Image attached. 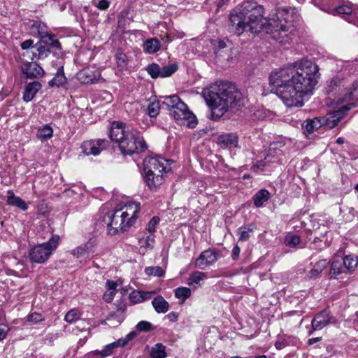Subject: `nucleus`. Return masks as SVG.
Segmentation results:
<instances>
[{"label": "nucleus", "instance_id": "obj_1", "mask_svg": "<svg viewBox=\"0 0 358 358\" xmlns=\"http://www.w3.org/2000/svg\"><path fill=\"white\" fill-rule=\"evenodd\" d=\"M264 14V8L262 5L253 0L245 1L230 15L231 30L237 36L244 31L257 34L265 31L277 42L289 43L294 31L290 13L285 10H278L268 18H265Z\"/></svg>", "mask_w": 358, "mask_h": 358}, {"label": "nucleus", "instance_id": "obj_2", "mask_svg": "<svg viewBox=\"0 0 358 358\" xmlns=\"http://www.w3.org/2000/svg\"><path fill=\"white\" fill-rule=\"evenodd\" d=\"M319 70L315 63L303 59L273 72L270 84L285 106L301 107L318 83Z\"/></svg>", "mask_w": 358, "mask_h": 358}, {"label": "nucleus", "instance_id": "obj_3", "mask_svg": "<svg viewBox=\"0 0 358 358\" xmlns=\"http://www.w3.org/2000/svg\"><path fill=\"white\" fill-rule=\"evenodd\" d=\"M202 96L211 110V118L218 120L230 108L244 104L242 93L229 82L215 83L205 87Z\"/></svg>", "mask_w": 358, "mask_h": 358}, {"label": "nucleus", "instance_id": "obj_4", "mask_svg": "<svg viewBox=\"0 0 358 358\" xmlns=\"http://www.w3.org/2000/svg\"><path fill=\"white\" fill-rule=\"evenodd\" d=\"M355 99V94L351 87H344L336 99L338 104L345 103L338 110L329 114L327 117H315L308 119L302 124V129L306 137L313 133L322 126L327 124L329 127L333 128L338 124L340 120L346 115V113L355 107V104L351 101Z\"/></svg>", "mask_w": 358, "mask_h": 358}, {"label": "nucleus", "instance_id": "obj_5", "mask_svg": "<svg viewBox=\"0 0 358 358\" xmlns=\"http://www.w3.org/2000/svg\"><path fill=\"white\" fill-rule=\"evenodd\" d=\"M108 136L112 142L117 144L124 155H131L146 149L145 142L137 129H126L125 124L120 121L111 123Z\"/></svg>", "mask_w": 358, "mask_h": 358}, {"label": "nucleus", "instance_id": "obj_6", "mask_svg": "<svg viewBox=\"0 0 358 358\" xmlns=\"http://www.w3.org/2000/svg\"><path fill=\"white\" fill-rule=\"evenodd\" d=\"M140 203L129 202L120 209L108 213L104 217L108 232L115 234L120 231H125L136 221L140 211Z\"/></svg>", "mask_w": 358, "mask_h": 358}, {"label": "nucleus", "instance_id": "obj_7", "mask_svg": "<svg viewBox=\"0 0 358 358\" xmlns=\"http://www.w3.org/2000/svg\"><path fill=\"white\" fill-rule=\"evenodd\" d=\"M169 170L168 162L162 157H152L145 167V181L150 189H157L164 181V174Z\"/></svg>", "mask_w": 358, "mask_h": 358}, {"label": "nucleus", "instance_id": "obj_8", "mask_svg": "<svg viewBox=\"0 0 358 358\" xmlns=\"http://www.w3.org/2000/svg\"><path fill=\"white\" fill-rule=\"evenodd\" d=\"M59 240V236L54 235L48 242L32 248L29 252L31 262L38 264L45 263L57 248Z\"/></svg>", "mask_w": 358, "mask_h": 358}, {"label": "nucleus", "instance_id": "obj_9", "mask_svg": "<svg viewBox=\"0 0 358 358\" xmlns=\"http://www.w3.org/2000/svg\"><path fill=\"white\" fill-rule=\"evenodd\" d=\"M174 120L180 124H187L190 127H194L196 122L193 121L195 118L193 113L189 111L187 106L182 101L178 104V106L170 112Z\"/></svg>", "mask_w": 358, "mask_h": 358}, {"label": "nucleus", "instance_id": "obj_10", "mask_svg": "<svg viewBox=\"0 0 358 358\" xmlns=\"http://www.w3.org/2000/svg\"><path fill=\"white\" fill-rule=\"evenodd\" d=\"M108 145V141L106 139H96V140H91L87 141L83 143L81 145V148L83 152L86 155H99L101 152L105 149Z\"/></svg>", "mask_w": 358, "mask_h": 358}, {"label": "nucleus", "instance_id": "obj_11", "mask_svg": "<svg viewBox=\"0 0 358 358\" xmlns=\"http://www.w3.org/2000/svg\"><path fill=\"white\" fill-rule=\"evenodd\" d=\"M336 324L337 320L327 310L316 314L311 322L313 331L320 330L328 325Z\"/></svg>", "mask_w": 358, "mask_h": 358}, {"label": "nucleus", "instance_id": "obj_12", "mask_svg": "<svg viewBox=\"0 0 358 358\" xmlns=\"http://www.w3.org/2000/svg\"><path fill=\"white\" fill-rule=\"evenodd\" d=\"M21 71L23 76L29 79L39 78L45 74L43 68L35 62L25 61L22 62Z\"/></svg>", "mask_w": 358, "mask_h": 358}, {"label": "nucleus", "instance_id": "obj_13", "mask_svg": "<svg viewBox=\"0 0 358 358\" xmlns=\"http://www.w3.org/2000/svg\"><path fill=\"white\" fill-rule=\"evenodd\" d=\"M218 259V254L212 249L202 252L195 261V267L205 269L207 266L214 264Z\"/></svg>", "mask_w": 358, "mask_h": 358}, {"label": "nucleus", "instance_id": "obj_14", "mask_svg": "<svg viewBox=\"0 0 358 358\" xmlns=\"http://www.w3.org/2000/svg\"><path fill=\"white\" fill-rule=\"evenodd\" d=\"M34 50L31 60L44 59L48 57L50 53L49 44L45 40H40L37 42L34 45Z\"/></svg>", "mask_w": 358, "mask_h": 358}, {"label": "nucleus", "instance_id": "obj_15", "mask_svg": "<svg viewBox=\"0 0 358 358\" xmlns=\"http://www.w3.org/2000/svg\"><path fill=\"white\" fill-rule=\"evenodd\" d=\"M217 143L222 148H236L238 145V138L234 133L223 134L218 136Z\"/></svg>", "mask_w": 358, "mask_h": 358}, {"label": "nucleus", "instance_id": "obj_16", "mask_svg": "<svg viewBox=\"0 0 358 358\" xmlns=\"http://www.w3.org/2000/svg\"><path fill=\"white\" fill-rule=\"evenodd\" d=\"M336 13L342 15L343 17L350 23L355 24V14L350 3L343 4L335 9Z\"/></svg>", "mask_w": 358, "mask_h": 358}, {"label": "nucleus", "instance_id": "obj_17", "mask_svg": "<svg viewBox=\"0 0 358 358\" xmlns=\"http://www.w3.org/2000/svg\"><path fill=\"white\" fill-rule=\"evenodd\" d=\"M41 84L38 81H34L28 83L24 88L23 94V100L25 102L31 101L37 92L41 89Z\"/></svg>", "mask_w": 358, "mask_h": 358}, {"label": "nucleus", "instance_id": "obj_18", "mask_svg": "<svg viewBox=\"0 0 358 358\" xmlns=\"http://www.w3.org/2000/svg\"><path fill=\"white\" fill-rule=\"evenodd\" d=\"M155 292L134 290L129 294V299L133 303H140L151 299Z\"/></svg>", "mask_w": 358, "mask_h": 358}, {"label": "nucleus", "instance_id": "obj_19", "mask_svg": "<svg viewBox=\"0 0 358 358\" xmlns=\"http://www.w3.org/2000/svg\"><path fill=\"white\" fill-rule=\"evenodd\" d=\"M7 203L8 205L18 207L22 210H26L28 208L26 202L20 197L15 196L13 190L7 192Z\"/></svg>", "mask_w": 358, "mask_h": 358}, {"label": "nucleus", "instance_id": "obj_20", "mask_svg": "<svg viewBox=\"0 0 358 358\" xmlns=\"http://www.w3.org/2000/svg\"><path fill=\"white\" fill-rule=\"evenodd\" d=\"M270 197V192L266 189H262L254 194L252 201L256 207L260 208L263 206L265 202L269 200Z\"/></svg>", "mask_w": 358, "mask_h": 358}, {"label": "nucleus", "instance_id": "obj_21", "mask_svg": "<svg viewBox=\"0 0 358 358\" xmlns=\"http://www.w3.org/2000/svg\"><path fill=\"white\" fill-rule=\"evenodd\" d=\"M152 305L157 313H165L169 309V303L162 296L155 297L152 301Z\"/></svg>", "mask_w": 358, "mask_h": 358}, {"label": "nucleus", "instance_id": "obj_22", "mask_svg": "<svg viewBox=\"0 0 358 358\" xmlns=\"http://www.w3.org/2000/svg\"><path fill=\"white\" fill-rule=\"evenodd\" d=\"M66 83V78L64 76V66H60L57 71L55 76L49 82L50 87H60Z\"/></svg>", "mask_w": 358, "mask_h": 358}, {"label": "nucleus", "instance_id": "obj_23", "mask_svg": "<svg viewBox=\"0 0 358 358\" xmlns=\"http://www.w3.org/2000/svg\"><path fill=\"white\" fill-rule=\"evenodd\" d=\"M206 278V275L205 273L201 271H194L193 272L187 280V284L189 286H193L194 287H199L201 285V282Z\"/></svg>", "mask_w": 358, "mask_h": 358}, {"label": "nucleus", "instance_id": "obj_24", "mask_svg": "<svg viewBox=\"0 0 358 358\" xmlns=\"http://www.w3.org/2000/svg\"><path fill=\"white\" fill-rule=\"evenodd\" d=\"M161 47L159 41L156 38L148 39L143 44V50L149 54L157 52Z\"/></svg>", "mask_w": 358, "mask_h": 358}, {"label": "nucleus", "instance_id": "obj_25", "mask_svg": "<svg viewBox=\"0 0 358 358\" xmlns=\"http://www.w3.org/2000/svg\"><path fill=\"white\" fill-rule=\"evenodd\" d=\"M166 347L161 343L155 344L150 350L151 358H166Z\"/></svg>", "mask_w": 358, "mask_h": 358}, {"label": "nucleus", "instance_id": "obj_26", "mask_svg": "<svg viewBox=\"0 0 358 358\" xmlns=\"http://www.w3.org/2000/svg\"><path fill=\"white\" fill-rule=\"evenodd\" d=\"M329 263L327 259H320L318 261L310 271L309 273L310 276L313 278L319 276L322 271L327 267Z\"/></svg>", "mask_w": 358, "mask_h": 358}, {"label": "nucleus", "instance_id": "obj_27", "mask_svg": "<svg viewBox=\"0 0 358 358\" xmlns=\"http://www.w3.org/2000/svg\"><path fill=\"white\" fill-rule=\"evenodd\" d=\"M52 128L50 126L45 124L38 129L37 137L41 141H47L52 138Z\"/></svg>", "mask_w": 358, "mask_h": 358}, {"label": "nucleus", "instance_id": "obj_28", "mask_svg": "<svg viewBox=\"0 0 358 358\" xmlns=\"http://www.w3.org/2000/svg\"><path fill=\"white\" fill-rule=\"evenodd\" d=\"M253 224H249L238 228L237 230V234L239 236L238 241L242 242L247 241L250 236V233L253 231Z\"/></svg>", "mask_w": 358, "mask_h": 358}, {"label": "nucleus", "instance_id": "obj_29", "mask_svg": "<svg viewBox=\"0 0 358 358\" xmlns=\"http://www.w3.org/2000/svg\"><path fill=\"white\" fill-rule=\"evenodd\" d=\"M119 348L117 343L113 342L106 345L102 350H96L95 354L97 355H100L101 357L103 358L108 356L111 355L113 353V351L115 348Z\"/></svg>", "mask_w": 358, "mask_h": 358}, {"label": "nucleus", "instance_id": "obj_30", "mask_svg": "<svg viewBox=\"0 0 358 358\" xmlns=\"http://www.w3.org/2000/svg\"><path fill=\"white\" fill-rule=\"evenodd\" d=\"M342 262L345 268L349 271L355 268L358 265L357 257L352 255H346Z\"/></svg>", "mask_w": 358, "mask_h": 358}, {"label": "nucleus", "instance_id": "obj_31", "mask_svg": "<svg viewBox=\"0 0 358 358\" xmlns=\"http://www.w3.org/2000/svg\"><path fill=\"white\" fill-rule=\"evenodd\" d=\"M344 269L345 267L341 260L333 261L330 268L331 277H336V275L342 273L344 271Z\"/></svg>", "mask_w": 358, "mask_h": 358}, {"label": "nucleus", "instance_id": "obj_32", "mask_svg": "<svg viewBox=\"0 0 358 358\" xmlns=\"http://www.w3.org/2000/svg\"><path fill=\"white\" fill-rule=\"evenodd\" d=\"M155 243V235L150 234L146 236H143L138 239V244L141 248H152Z\"/></svg>", "mask_w": 358, "mask_h": 358}, {"label": "nucleus", "instance_id": "obj_33", "mask_svg": "<svg viewBox=\"0 0 358 358\" xmlns=\"http://www.w3.org/2000/svg\"><path fill=\"white\" fill-rule=\"evenodd\" d=\"M175 296L184 303L191 296V289L186 287H180L175 289Z\"/></svg>", "mask_w": 358, "mask_h": 358}, {"label": "nucleus", "instance_id": "obj_34", "mask_svg": "<svg viewBox=\"0 0 358 358\" xmlns=\"http://www.w3.org/2000/svg\"><path fill=\"white\" fill-rule=\"evenodd\" d=\"M180 101L181 100L178 96L173 95L166 97L162 104L166 106L167 108H169V111L171 112L176 108V106H178V104Z\"/></svg>", "mask_w": 358, "mask_h": 358}, {"label": "nucleus", "instance_id": "obj_35", "mask_svg": "<svg viewBox=\"0 0 358 358\" xmlns=\"http://www.w3.org/2000/svg\"><path fill=\"white\" fill-rule=\"evenodd\" d=\"M178 69L176 64H171L160 67V78H166L173 75Z\"/></svg>", "mask_w": 358, "mask_h": 358}, {"label": "nucleus", "instance_id": "obj_36", "mask_svg": "<svg viewBox=\"0 0 358 358\" xmlns=\"http://www.w3.org/2000/svg\"><path fill=\"white\" fill-rule=\"evenodd\" d=\"M274 156L271 153L266 155L264 157V160L257 161L255 164H254L252 167V169H262L263 167L266 166L267 164L270 162H274L275 159Z\"/></svg>", "mask_w": 358, "mask_h": 358}, {"label": "nucleus", "instance_id": "obj_37", "mask_svg": "<svg viewBox=\"0 0 358 358\" xmlns=\"http://www.w3.org/2000/svg\"><path fill=\"white\" fill-rule=\"evenodd\" d=\"M80 318V313L76 309H71L65 315L64 320L69 323L76 322Z\"/></svg>", "mask_w": 358, "mask_h": 358}, {"label": "nucleus", "instance_id": "obj_38", "mask_svg": "<svg viewBox=\"0 0 358 358\" xmlns=\"http://www.w3.org/2000/svg\"><path fill=\"white\" fill-rule=\"evenodd\" d=\"M146 71L152 78H157L160 77V66L155 63L150 64L147 66Z\"/></svg>", "mask_w": 358, "mask_h": 358}, {"label": "nucleus", "instance_id": "obj_39", "mask_svg": "<svg viewBox=\"0 0 358 358\" xmlns=\"http://www.w3.org/2000/svg\"><path fill=\"white\" fill-rule=\"evenodd\" d=\"M160 106L159 101H152L148 107V114L150 117H156L159 112Z\"/></svg>", "mask_w": 358, "mask_h": 358}, {"label": "nucleus", "instance_id": "obj_40", "mask_svg": "<svg viewBox=\"0 0 358 358\" xmlns=\"http://www.w3.org/2000/svg\"><path fill=\"white\" fill-rule=\"evenodd\" d=\"M145 272L148 275H155L158 277H161L164 275V272L162 268L159 266H150L147 267L145 269Z\"/></svg>", "mask_w": 358, "mask_h": 358}, {"label": "nucleus", "instance_id": "obj_41", "mask_svg": "<svg viewBox=\"0 0 358 358\" xmlns=\"http://www.w3.org/2000/svg\"><path fill=\"white\" fill-rule=\"evenodd\" d=\"M136 336V333L135 331H131L129 333L125 338H120L117 340L115 342L117 343L118 347H124L128 344V343L134 339Z\"/></svg>", "mask_w": 358, "mask_h": 358}, {"label": "nucleus", "instance_id": "obj_42", "mask_svg": "<svg viewBox=\"0 0 358 358\" xmlns=\"http://www.w3.org/2000/svg\"><path fill=\"white\" fill-rule=\"evenodd\" d=\"M72 255L75 256L77 258H83L85 262H86L87 259H90V257L87 255V252H85V250L82 248V246H79L71 252Z\"/></svg>", "mask_w": 358, "mask_h": 358}, {"label": "nucleus", "instance_id": "obj_43", "mask_svg": "<svg viewBox=\"0 0 358 358\" xmlns=\"http://www.w3.org/2000/svg\"><path fill=\"white\" fill-rule=\"evenodd\" d=\"M301 242V238L299 236L288 235L285 238V243L289 247H294L299 245Z\"/></svg>", "mask_w": 358, "mask_h": 358}, {"label": "nucleus", "instance_id": "obj_44", "mask_svg": "<svg viewBox=\"0 0 358 358\" xmlns=\"http://www.w3.org/2000/svg\"><path fill=\"white\" fill-rule=\"evenodd\" d=\"M96 245L95 240L90 239L85 244L81 245L83 250L87 252V255H90L94 252V249Z\"/></svg>", "mask_w": 358, "mask_h": 358}, {"label": "nucleus", "instance_id": "obj_45", "mask_svg": "<svg viewBox=\"0 0 358 358\" xmlns=\"http://www.w3.org/2000/svg\"><path fill=\"white\" fill-rule=\"evenodd\" d=\"M159 222V218L158 217H153L148 224L147 230L150 234H152L156 230V227Z\"/></svg>", "mask_w": 358, "mask_h": 358}, {"label": "nucleus", "instance_id": "obj_46", "mask_svg": "<svg viewBox=\"0 0 358 358\" xmlns=\"http://www.w3.org/2000/svg\"><path fill=\"white\" fill-rule=\"evenodd\" d=\"M47 37L48 38L49 41H50V43H48L50 50L51 48H55L56 50H59L62 49L61 43L57 39L55 38V36L53 35H48L47 36Z\"/></svg>", "mask_w": 358, "mask_h": 358}, {"label": "nucleus", "instance_id": "obj_47", "mask_svg": "<svg viewBox=\"0 0 358 358\" xmlns=\"http://www.w3.org/2000/svg\"><path fill=\"white\" fill-rule=\"evenodd\" d=\"M136 329L141 331H148L151 329V323L147 321H141L136 324Z\"/></svg>", "mask_w": 358, "mask_h": 358}, {"label": "nucleus", "instance_id": "obj_48", "mask_svg": "<svg viewBox=\"0 0 358 358\" xmlns=\"http://www.w3.org/2000/svg\"><path fill=\"white\" fill-rule=\"evenodd\" d=\"M80 78L83 80V82L86 83H94V78H90L88 71L86 70H84L81 71L79 74Z\"/></svg>", "mask_w": 358, "mask_h": 358}, {"label": "nucleus", "instance_id": "obj_49", "mask_svg": "<svg viewBox=\"0 0 358 358\" xmlns=\"http://www.w3.org/2000/svg\"><path fill=\"white\" fill-rule=\"evenodd\" d=\"M117 66L120 68H124L127 65L126 55L123 53L117 54L116 56Z\"/></svg>", "mask_w": 358, "mask_h": 358}, {"label": "nucleus", "instance_id": "obj_50", "mask_svg": "<svg viewBox=\"0 0 358 358\" xmlns=\"http://www.w3.org/2000/svg\"><path fill=\"white\" fill-rule=\"evenodd\" d=\"M289 345V338H279L278 341H276L275 346L277 349L281 350L284 348L285 346Z\"/></svg>", "mask_w": 358, "mask_h": 358}, {"label": "nucleus", "instance_id": "obj_51", "mask_svg": "<svg viewBox=\"0 0 358 358\" xmlns=\"http://www.w3.org/2000/svg\"><path fill=\"white\" fill-rule=\"evenodd\" d=\"M27 320L29 322L36 323V322L43 320V317L39 313H33L28 316Z\"/></svg>", "mask_w": 358, "mask_h": 358}, {"label": "nucleus", "instance_id": "obj_52", "mask_svg": "<svg viewBox=\"0 0 358 358\" xmlns=\"http://www.w3.org/2000/svg\"><path fill=\"white\" fill-rule=\"evenodd\" d=\"M9 331L8 327L5 324H0V341L6 338Z\"/></svg>", "mask_w": 358, "mask_h": 358}, {"label": "nucleus", "instance_id": "obj_53", "mask_svg": "<svg viewBox=\"0 0 358 358\" xmlns=\"http://www.w3.org/2000/svg\"><path fill=\"white\" fill-rule=\"evenodd\" d=\"M20 46H21L22 49H23V50H28L30 48H34V41L31 39L26 40L21 43Z\"/></svg>", "mask_w": 358, "mask_h": 358}, {"label": "nucleus", "instance_id": "obj_54", "mask_svg": "<svg viewBox=\"0 0 358 358\" xmlns=\"http://www.w3.org/2000/svg\"><path fill=\"white\" fill-rule=\"evenodd\" d=\"M110 6V3L108 0H100L96 6L99 9L106 10Z\"/></svg>", "mask_w": 358, "mask_h": 358}, {"label": "nucleus", "instance_id": "obj_55", "mask_svg": "<svg viewBox=\"0 0 358 358\" xmlns=\"http://www.w3.org/2000/svg\"><path fill=\"white\" fill-rule=\"evenodd\" d=\"M241 249L238 245H235L232 250L231 257L234 260H236L239 256Z\"/></svg>", "mask_w": 358, "mask_h": 358}, {"label": "nucleus", "instance_id": "obj_56", "mask_svg": "<svg viewBox=\"0 0 358 358\" xmlns=\"http://www.w3.org/2000/svg\"><path fill=\"white\" fill-rule=\"evenodd\" d=\"M109 292L113 291L116 292L117 283L114 281L108 280L106 283Z\"/></svg>", "mask_w": 358, "mask_h": 358}, {"label": "nucleus", "instance_id": "obj_57", "mask_svg": "<svg viewBox=\"0 0 358 358\" xmlns=\"http://www.w3.org/2000/svg\"><path fill=\"white\" fill-rule=\"evenodd\" d=\"M115 294V292L110 291L108 293H105L103 294V299L106 302H110L113 300Z\"/></svg>", "mask_w": 358, "mask_h": 358}, {"label": "nucleus", "instance_id": "obj_58", "mask_svg": "<svg viewBox=\"0 0 358 358\" xmlns=\"http://www.w3.org/2000/svg\"><path fill=\"white\" fill-rule=\"evenodd\" d=\"M166 317L169 319L170 321L176 322L178 320V315L175 312H171L166 315Z\"/></svg>", "mask_w": 358, "mask_h": 358}, {"label": "nucleus", "instance_id": "obj_59", "mask_svg": "<svg viewBox=\"0 0 358 358\" xmlns=\"http://www.w3.org/2000/svg\"><path fill=\"white\" fill-rule=\"evenodd\" d=\"M338 84V86H343L344 87V85H343V81L341 80H333L331 82V86H337ZM333 90H335L334 88H333Z\"/></svg>", "mask_w": 358, "mask_h": 358}, {"label": "nucleus", "instance_id": "obj_60", "mask_svg": "<svg viewBox=\"0 0 358 358\" xmlns=\"http://www.w3.org/2000/svg\"><path fill=\"white\" fill-rule=\"evenodd\" d=\"M320 340H321V338H320V337L313 338H310L308 340V344L313 345V344L320 341Z\"/></svg>", "mask_w": 358, "mask_h": 358}, {"label": "nucleus", "instance_id": "obj_61", "mask_svg": "<svg viewBox=\"0 0 358 358\" xmlns=\"http://www.w3.org/2000/svg\"><path fill=\"white\" fill-rule=\"evenodd\" d=\"M217 45L219 49H223L226 47V43L224 41L220 40L217 42Z\"/></svg>", "mask_w": 358, "mask_h": 358}, {"label": "nucleus", "instance_id": "obj_62", "mask_svg": "<svg viewBox=\"0 0 358 358\" xmlns=\"http://www.w3.org/2000/svg\"><path fill=\"white\" fill-rule=\"evenodd\" d=\"M336 143L338 144H343L344 143V138L343 137H339L336 140Z\"/></svg>", "mask_w": 358, "mask_h": 358}, {"label": "nucleus", "instance_id": "obj_63", "mask_svg": "<svg viewBox=\"0 0 358 358\" xmlns=\"http://www.w3.org/2000/svg\"><path fill=\"white\" fill-rule=\"evenodd\" d=\"M255 358H267L266 355H257L255 356Z\"/></svg>", "mask_w": 358, "mask_h": 358}, {"label": "nucleus", "instance_id": "obj_64", "mask_svg": "<svg viewBox=\"0 0 358 358\" xmlns=\"http://www.w3.org/2000/svg\"><path fill=\"white\" fill-rule=\"evenodd\" d=\"M355 190L358 192V183L355 186Z\"/></svg>", "mask_w": 358, "mask_h": 358}]
</instances>
